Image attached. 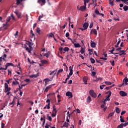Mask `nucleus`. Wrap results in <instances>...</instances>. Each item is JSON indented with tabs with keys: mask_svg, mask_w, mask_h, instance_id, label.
Segmentation results:
<instances>
[{
	"mask_svg": "<svg viewBox=\"0 0 128 128\" xmlns=\"http://www.w3.org/2000/svg\"><path fill=\"white\" fill-rule=\"evenodd\" d=\"M56 72H58V69H56L53 71H50L49 74L50 76H52V74H54L50 78V80H52V78H54V76H56Z\"/></svg>",
	"mask_w": 128,
	"mask_h": 128,
	"instance_id": "1",
	"label": "nucleus"
},
{
	"mask_svg": "<svg viewBox=\"0 0 128 128\" xmlns=\"http://www.w3.org/2000/svg\"><path fill=\"white\" fill-rule=\"evenodd\" d=\"M89 94L92 98H96V94L94 92V91L92 90H90L89 92Z\"/></svg>",
	"mask_w": 128,
	"mask_h": 128,
	"instance_id": "2",
	"label": "nucleus"
},
{
	"mask_svg": "<svg viewBox=\"0 0 128 128\" xmlns=\"http://www.w3.org/2000/svg\"><path fill=\"white\" fill-rule=\"evenodd\" d=\"M4 86H5V90H4V92H10V88L8 87V85L7 83H4Z\"/></svg>",
	"mask_w": 128,
	"mask_h": 128,
	"instance_id": "3",
	"label": "nucleus"
},
{
	"mask_svg": "<svg viewBox=\"0 0 128 128\" xmlns=\"http://www.w3.org/2000/svg\"><path fill=\"white\" fill-rule=\"evenodd\" d=\"M120 94L121 96H128V93L122 90L120 92Z\"/></svg>",
	"mask_w": 128,
	"mask_h": 128,
	"instance_id": "4",
	"label": "nucleus"
},
{
	"mask_svg": "<svg viewBox=\"0 0 128 128\" xmlns=\"http://www.w3.org/2000/svg\"><path fill=\"white\" fill-rule=\"evenodd\" d=\"M66 96H68L69 98H72V93L70 92H67L66 94Z\"/></svg>",
	"mask_w": 128,
	"mask_h": 128,
	"instance_id": "5",
	"label": "nucleus"
},
{
	"mask_svg": "<svg viewBox=\"0 0 128 128\" xmlns=\"http://www.w3.org/2000/svg\"><path fill=\"white\" fill-rule=\"evenodd\" d=\"M16 66L14 64L12 63H10V62H8L7 64H6L5 66H6V69L5 70H6L8 68V66Z\"/></svg>",
	"mask_w": 128,
	"mask_h": 128,
	"instance_id": "6",
	"label": "nucleus"
},
{
	"mask_svg": "<svg viewBox=\"0 0 128 128\" xmlns=\"http://www.w3.org/2000/svg\"><path fill=\"white\" fill-rule=\"evenodd\" d=\"M14 12V14H16V16H17L18 18H20V16H22V13H20L16 10Z\"/></svg>",
	"mask_w": 128,
	"mask_h": 128,
	"instance_id": "7",
	"label": "nucleus"
},
{
	"mask_svg": "<svg viewBox=\"0 0 128 128\" xmlns=\"http://www.w3.org/2000/svg\"><path fill=\"white\" fill-rule=\"evenodd\" d=\"M96 44L94 42L91 40L90 46L91 48H96Z\"/></svg>",
	"mask_w": 128,
	"mask_h": 128,
	"instance_id": "8",
	"label": "nucleus"
},
{
	"mask_svg": "<svg viewBox=\"0 0 128 128\" xmlns=\"http://www.w3.org/2000/svg\"><path fill=\"white\" fill-rule=\"evenodd\" d=\"M83 28H84V30H87L88 28V23L85 22L83 24Z\"/></svg>",
	"mask_w": 128,
	"mask_h": 128,
	"instance_id": "9",
	"label": "nucleus"
},
{
	"mask_svg": "<svg viewBox=\"0 0 128 128\" xmlns=\"http://www.w3.org/2000/svg\"><path fill=\"white\" fill-rule=\"evenodd\" d=\"M128 84V80H124L122 84H120L119 86H126Z\"/></svg>",
	"mask_w": 128,
	"mask_h": 128,
	"instance_id": "10",
	"label": "nucleus"
},
{
	"mask_svg": "<svg viewBox=\"0 0 128 128\" xmlns=\"http://www.w3.org/2000/svg\"><path fill=\"white\" fill-rule=\"evenodd\" d=\"M42 2V4H41V6H44L46 4V0H38V4H40V2Z\"/></svg>",
	"mask_w": 128,
	"mask_h": 128,
	"instance_id": "11",
	"label": "nucleus"
},
{
	"mask_svg": "<svg viewBox=\"0 0 128 128\" xmlns=\"http://www.w3.org/2000/svg\"><path fill=\"white\" fill-rule=\"evenodd\" d=\"M91 34H98V32H96V29H92L91 30L90 33Z\"/></svg>",
	"mask_w": 128,
	"mask_h": 128,
	"instance_id": "12",
	"label": "nucleus"
},
{
	"mask_svg": "<svg viewBox=\"0 0 128 128\" xmlns=\"http://www.w3.org/2000/svg\"><path fill=\"white\" fill-rule=\"evenodd\" d=\"M40 62H42V64H48V62L46 60H40Z\"/></svg>",
	"mask_w": 128,
	"mask_h": 128,
	"instance_id": "13",
	"label": "nucleus"
},
{
	"mask_svg": "<svg viewBox=\"0 0 128 128\" xmlns=\"http://www.w3.org/2000/svg\"><path fill=\"white\" fill-rule=\"evenodd\" d=\"M24 0H16V4L17 6H19L20 4V2H24Z\"/></svg>",
	"mask_w": 128,
	"mask_h": 128,
	"instance_id": "14",
	"label": "nucleus"
},
{
	"mask_svg": "<svg viewBox=\"0 0 128 128\" xmlns=\"http://www.w3.org/2000/svg\"><path fill=\"white\" fill-rule=\"evenodd\" d=\"M57 112H58L57 110H52V116L53 118H54V116H56Z\"/></svg>",
	"mask_w": 128,
	"mask_h": 128,
	"instance_id": "15",
	"label": "nucleus"
},
{
	"mask_svg": "<svg viewBox=\"0 0 128 128\" xmlns=\"http://www.w3.org/2000/svg\"><path fill=\"white\" fill-rule=\"evenodd\" d=\"M52 88V85H50V86H47L44 90V92H48V90H50V88Z\"/></svg>",
	"mask_w": 128,
	"mask_h": 128,
	"instance_id": "16",
	"label": "nucleus"
},
{
	"mask_svg": "<svg viewBox=\"0 0 128 128\" xmlns=\"http://www.w3.org/2000/svg\"><path fill=\"white\" fill-rule=\"evenodd\" d=\"M69 70H70V73H69V75L70 76H72V66H70L69 67Z\"/></svg>",
	"mask_w": 128,
	"mask_h": 128,
	"instance_id": "17",
	"label": "nucleus"
},
{
	"mask_svg": "<svg viewBox=\"0 0 128 128\" xmlns=\"http://www.w3.org/2000/svg\"><path fill=\"white\" fill-rule=\"evenodd\" d=\"M16 102V100L14 99L13 100L12 102L10 103L9 104L11 106V108H13L14 106V103Z\"/></svg>",
	"mask_w": 128,
	"mask_h": 128,
	"instance_id": "18",
	"label": "nucleus"
},
{
	"mask_svg": "<svg viewBox=\"0 0 128 128\" xmlns=\"http://www.w3.org/2000/svg\"><path fill=\"white\" fill-rule=\"evenodd\" d=\"M24 48H26V50L28 52H30V48H28V46H26V44H24Z\"/></svg>",
	"mask_w": 128,
	"mask_h": 128,
	"instance_id": "19",
	"label": "nucleus"
},
{
	"mask_svg": "<svg viewBox=\"0 0 128 128\" xmlns=\"http://www.w3.org/2000/svg\"><path fill=\"white\" fill-rule=\"evenodd\" d=\"M32 44H30V45H28V46L30 48H29L30 52H29V54H30L32 52Z\"/></svg>",
	"mask_w": 128,
	"mask_h": 128,
	"instance_id": "20",
	"label": "nucleus"
},
{
	"mask_svg": "<svg viewBox=\"0 0 128 128\" xmlns=\"http://www.w3.org/2000/svg\"><path fill=\"white\" fill-rule=\"evenodd\" d=\"M32 44H30V45H28V46L30 48H29L30 52H29V54H30L32 52Z\"/></svg>",
	"mask_w": 128,
	"mask_h": 128,
	"instance_id": "21",
	"label": "nucleus"
},
{
	"mask_svg": "<svg viewBox=\"0 0 128 128\" xmlns=\"http://www.w3.org/2000/svg\"><path fill=\"white\" fill-rule=\"evenodd\" d=\"M14 78L15 80H18V78H20V76L18 75H14Z\"/></svg>",
	"mask_w": 128,
	"mask_h": 128,
	"instance_id": "22",
	"label": "nucleus"
},
{
	"mask_svg": "<svg viewBox=\"0 0 128 128\" xmlns=\"http://www.w3.org/2000/svg\"><path fill=\"white\" fill-rule=\"evenodd\" d=\"M90 102H92V98H90V96H88L87 98V102H88V104H90Z\"/></svg>",
	"mask_w": 128,
	"mask_h": 128,
	"instance_id": "23",
	"label": "nucleus"
},
{
	"mask_svg": "<svg viewBox=\"0 0 128 128\" xmlns=\"http://www.w3.org/2000/svg\"><path fill=\"white\" fill-rule=\"evenodd\" d=\"M86 8L84 6H81L80 7V10L81 12H84V10H86Z\"/></svg>",
	"mask_w": 128,
	"mask_h": 128,
	"instance_id": "24",
	"label": "nucleus"
},
{
	"mask_svg": "<svg viewBox=\"0 0 128 128\" xmlns=\"http://www.w3.org/2000/svg\"><path fill=\"white\" fill-rule=\"evenodd\" d=\"M118 42H117V44H116V45H115L114 46H115V48H118V44H120V42H121V40H120V38H118Z\"/></svg>",
	"mask_w": 128,
	"mask_h": 128,
	"instance_id": "25",
	"label": "nucleus"
},
{
	"mask_svg": "<svg viewBox=\"0 0 128 128\" xmlns=\"http://www.w3.org/2000/svg\"><path fill=\"white\" fill-rule=\"evenodd\" d=\"M92 4H94V8L96 6V0H93Z\"/></svg>",
	"mask_w": 128,
	"mask_h": 128,
	"instance_id": "26",
	"label": "nucleus"
},
{
	"mask_svg": "<svg viewBox=\"0 0 128 128\" xmlns=\"http://www.w3.org/2000/svg\"><path fill=\"white\" fill-rule=\"evenodd\" d=\"M47 120H50V122H52V116H50V114H47Z\"/></svg>",
	"mask_w": 128,
	"mask_h": 128,
	"instance_id": "27",
	"label": "nucleus"
},
{
	"mask_svg": "<svg viewBox=\"0 0 128 128\" xmlns=\"http://www.w3.org/2000/svg\"><path fill=\"white\" fill-rule=\"evenodd\" d=\"M48 38H54V35L52 33H50L48 34Z\"/></svg>",
	"mask_w": 128,
	"mask_h": 128,
	"instance_id": "28",
	"label": "nucleus"
},
{
	"mask_svg": "<svg viewBox=\"0 0 128 128\" xmlns=\"http://www.w3.org/2000/svg\"><path fill=\"white\" fill-rule=\"evenodd\" d=\"M126 50H120V52H121L122 54H119V56H122V54H124V52H126Z\"/></svg>",
	"mask_w": 128,
	"mask_h": 128,
	"instance_id": "29",
	"label": "nucleus"
},
{
	"mask_svg": "<svg viewBox=\"0 0 128 128\" xmlns=\"http://www.w3.org/2000/svg\"><path fill=\"white\" fill-rule=\"evenodd\" d=\"M74 48H80V44L79 43L74 44Z\"/></svg>",
	"mask_w": 128,
	"mask_h": 128,
	"instance_id": "30",
	"label": "nucleus"
},
{
	"mask_svg": "<svg viewBox=\"0 0 128 128\" xmlns=\"http://www.w3.org/2000/svg\"><path fill=\"white\" fill-rule=\"evenodd\" d=\"M85 50L82 47L81 48V50H80V52L82 54H84Z\"/></svg>",
	"mask_w": 128,
	"mask_h": 128,
	"instance_id": "31",
	"label": "nucleus"
},
{
	"mask_svg": "<svg viewBox=\"0 0 128 128\" xmlns=\"http://www.w3.org/2000/svg\"><path fill=\"white\" fill-rule=\"evenodd\" d=\"M94 14H96L97 16L98 14H100V11H98V10H94Z\"/></svg>",
	"mask_w": 128,
	"mask_h": 128,
	"instance_id": "32",
	"label": "nucleus"
},
{
	"mask_svg": "<svg viewBox=\"0 0 128 128\" xmlns=\"http://www.w3.org/2000/svg\"><path fill=\"white\" fill-rule=\"evenodd\" d=\"M63 70H64L62 69H60L56 74V76H58L60 72H62Z\"/></svg>",
	"mask_w": 128,
	"mask_h": 128,
	"instance_id": "33",
	"label": "nucleus"
},
{
	"mask_svg": "<svg viewBox=\"0 0 128 128\" xmlns=\"http://www.w3.org/2000/svg\"><path fill=\"white\" fill-rule=\"evenodd\" d=\"M63 50H64V52H68V50H70V48H68V47H65Z\"/></svg>",
	"mask_w": 128,
	"mask_h": 128,
	"instance_id": "34",
	"label": "nucleus"
},
{
	"mask_svg": "<svg viewBox=\"0 0 128 128\" xmlns=\"http://www.w3.org/2000/svg\"><path fill=\"white\" fill-rule=\"evenodd\" d=\"M123 9L125 12H126L127 10H128V6H124L123 8Z\"/></svg>",
	"mask_w": 128,
	"mask_h": 128,
	"instance_id": "35",
	"label": "nucleus"
},
{
	"mask_svg": "<svg viewBox=\"0 0 128 128\" xmlns=\"http://www.w3.org/2000/svg\"><path fill=\"white\" fill-rule=\"evenodd\" d=\"M18 68H19V70H20V72H22V68H20V62H18V66H17Z\"/></svg>",
	"mask_w": 128,
	"mask_h": 128,
	"instance_id": "36",
	"label": "nucleus"
},
{
	"mask_svg": "<svg viewBox=\"0 0 128 128\" xmlns=\"http://www.w3.org/2000/svg\"><path fill=\"white\" fill-rule=\"evenodd\" d=\"M90 60L92 64H94V62H96V60H94V58H90Z\"/></svg>",
	"mask_w": 128,
	"mask_h": 128,
	"instance_id": "37",
	"label": "nucleus"
},
{
	"mask_svg": "<svg viewBox=\"0 0 128 128\" xmlns=\"http://www.w3.org/2000/svg\"><path fill=\"white\" fill-rule=\"evenodd\" d=\"M120 121L121 122H124V120L122 118V116H120Z\"/></svg>",
	"mask_w": 128,
	"mask_h": 128,
	"instance_id": "38",
	"label": "nucleus"
},
{
	"mask_svg": "<svg viewBox=\"0 0 128 128\" xmlns=\"http://www.w3.org/2000/svg\"><path fill=\"white\" fill-rule=\"evenodd\" d=\"M114 0H109L110 4H111V6H114Z\"/></svg>",
	"mask_w": 128,
	"mask_h": 128,
	"instance_id": "39",
	"label": "nucleus"
},
{
	"mask_svg": "<svg viewBox=\"0 0 128 128\" xmlns=\"http://www.w3.org/2000/svg\"><path fill=\"white\" fill-rule=\"evenodd\" d=\"M104 82L108 86H110V84H112V83L110 82L106 81Z\"/></svg>",
	"mask_w": 128,
	"mask_h": 128,
	"instance_id": "40",
	"label": "nucleus"
},
{
	"mask_svg": "<svg viewBox=\"0 0 128 128\" xmlns=\"http://www.w3.org/2000/svg\"><path fill=\"white\" fill-rule=\"evenodd\" d=\"M116 112L117 114H120V108H116Z\"/></svg>",
	"mask_w": 128,
	"mask_h": 128,
	"instance_id": "41",
	"label": "nucleus"
},
{
	"mask_svg": "<svg viewBox=\"0 0 128 128\" xmlns=\"http://www.w3.org/2000/svg\"><path fill=\"white\" fill-rule=\"evenodd\" d=\"M63 126H64L65 128H68V123L65 122L64 123V124L63 125Z\"/></svg>",
	"mask_w": 128,
	"mask_h": 128,
	"instance_id": "42",
	"label": "nucleus"
},
{
	"mask_svg": "<svg viewBox=\"0 0 128 128\" xmlns=\"http://www.w3.org/2000/svg\"><path fill=\"white\" fill-rule=\"evenodd\" d=\"M36 32H38V34H40V28H37L36 29Z\"/></svg>",
	"mask_w": 128,
	"mask_h": 128,
	"instance_id": "43",
	"label": "nucleus"
},
{
	"mask_svg": "<svg viewBox=\"0 0 128 128\" xmlns=\"http://www.w3.org/2000/svg\"><path fill=\"white\" fill-rule=\"evenodd\" d=\"M110 62L112 64V66H114V60L112 61L110 60Z\"/></svg>",
	"mask_w": 128,
	"mask_h": 128,
	"instance_id": "44",
	"label": "nucleus"
},
{
	"mask_svg": "<svg viewBox=\"0 0 128 128\" xmlns=\"http://www.w3.org/2000/svg\"><path fill=\"white\" fill-rule=\"evenodd\" d=\"M121 2H124L126 4H128V0H121Z\"/></svg>",
	"mask_w": 128,
	"mask_h": 128,
	"instance_id": "45",
	"label": "nucleus"
},
{
	"mask_svg": "<svg viewBox=\"0 0 128 128\" xmlns=\"http://www.w3.org/2000/svg\"><path fill=\"white\" fill-rule=\"evenodd\" d=\"M92 26H94V23L92 22L90 23L89 28H92Z\"/></svg>",
	"mask_w": 128,
	"mask_h": 128,
	"instance_id": "46",
	"label": "nucleus"
},
{
	"mask_svg": "<svg viewBox=\"0 0 128 128\" xmlns=\"http://www.w3.org/2000/svg\"><path fill=\"white\" fill-rule=\"evenodd\" d=\"M44 18V15H40L39 16L38 18V20H39V22L40 21V18Z\"/></svg>",
	"mask_w": 128,
	"mask_h": 128,
	"instance_id": "47",
	"label": "nucleus"
},
{
	"mask_svg": "<svg viewBox=\"0 0 128 128\" xmlns=\"http://www.w3.org/2000/svg\"><path fill=\"white\" fill-rule=\"evenodd\" d=\"M11 18L13 20H16V18H14V14H11Z\"/></svg>",
	"mask_w": 128,
	"mask_h": 128,
	"instance_id": "48",
	"label": "nucleus"
},
{
	"mask_svg": "<svg viewBox=\"0 0 128 128\" xmlns=\"http://www.w3.org/2000/svg\"><path fill=\"white\" fill-rule=\"evenodd\" d=\"M114 116V113L111 112L108 114V118H109L110 116Z\"/></svg>",
	"mask_w": 128,
	"mask_h": 128,
	"instance_id": "49",
	"label": "nucleus"
},
{
	"mask_svg": "<svg viewBox=\"0 0 128 128\" xmlns=\"http://www.w3.org/2000/svg\"><path fill=\"white\" fill-rule=\"evenodd\" d=\"M2 60H4V62H6V59L4 58L0 57V62H2Z\"/></svg>",
	"mask_w": 128,
	"mask_h": 128,
	"instance_id": "50",
	"label": "nucleus"
},
{
	"mask_svg": "<svg viewBox=\"0 0 128 128\" xmlns=\"http://www.w3.org/2000/svg\"><path fill=\"white\" fill-rule=\"evenodd\" d=\"M44 56H46V58H48V56H50V54H48V53H46L44 54Z\"/></svg>",
	"mask_w": 128,
	"mask_h": 128,
	"instance_id": "51",
	"label": "nucleus"
},
{
	"mask_svg": "<svg viewBox=\"0 0 128 128\" xmlns=\"http://www.w3.org/2000/svg\"><path fill=\"white\" fill-rule=\"evenodd\" d=\"M110 96H112V92H109V94L106 96V98H110Z\"/></svg>",
	"mask_w": 128,
	"mask_h": 128,
	"instance_id": "52",
	"label": "nucleus"
},
{
	"mask_svg": "<svg viewBox=\"0 0 128 128\" xmlns=\"http://www.w3.org/2000/svg\"><path fill=\"white\" fill-rule=\"evenodd\" d=\"M100 60H100L98 61V60H96V62L98 64H100L101 66H102V63L100 62Z\"/></svg>",
	"mask_w": 128,
	"mask_h": 128,
	"instance_id": "53",
	"label": "nucleus"
},
{
	"mask_svg": "<svg viewBox=\"0 0 128 128\" xmlns=\"http://www.w3.org/2000/svg\"><path fill=\"white\" fill-rule=\"evenodd\" d=\"M124 128V127H123V126H122V124H120V125H118V127H117V128Z\"/></svg>",
	"mask_w": 128,
	"mask_h": 128,
	"instance_id": "54",
	"label": "nucleus"
},
{
	"mask_svg": "<svg viewBox=\"0 0 128 128\" xmlns=\"http://www.w3.org/2000/svg\"><path fill=\"white\" fill-rule=\"evenodd\" d=\"M0 74H6V71L4 70L0 71Z\"/></svg>",
	"mask_w": 128,
	"mask_h": 128,
	"instance_id": "55",
	"label": "nucleus"
},
{
	"mask_svg": "<svg viewBox=\"0 0 128 128\" xmlns=\"http://www.w3.org/2000/svg\"><path fill=\"white\" fill-rule=\"evenodd\" d=\"M104 86H106L105 85H101V86H100V90H104Z\"/></svg>",
	"mask_w": 128,
	"mask_h": 128,
	"instance_id": "56",
	"label": "nucleus"
},
{
	"mask_svg": "<svg viewBox=\"0 0 128 128\" xmlns=\"http://www.w3.org/2000/svg\"><path fill=\"white\" fill-rule=\"evenodd\" d=\"M79 56H80V58H82V60H84V56H82V54H79Z\"/></svg>",
	"mask_w": 128,
	"mask_h": 128,
	"instance_id": "57",
	"label": "nucleus"
},
{
	"mask_svg": "<svg viewBox=\"0 0 128 128\" xmlns=\"http://www.w3.org/2000/svg\"><path fill=\"white\" fill-rule=\"evenodd\" d=\"M10 16H9V17H8V18H6V22H10Z\"/></svg>",
	"mask_w": 128,
	"mask_h": 128,
	"instance_id": "58",
	"label": "nucleus"
},
{
	"mask_svg": "<svg viewBox=\"0 0 128 128\" xmlns=\"http://www.w3.org/2000/svg\"><path fill=\"white\" fill-rule=\"evenodd\" d=\"M114 20H116V21H118V22H120V18H114Z\"/></svg>",
	"mask_w": 128,
	"mask_h": 128,
	"instance_id": "59",
	"label": "nucleus"
},
{
	"mask_svg": "<svg viewBox=\"0 0 128 128\" xmlns=\"http://www.w3.org/2000/svg\"><path fill=\"white\" fill-rule=\"evenodd\" d=\"M1 126H2V128H4V122H2Z\"/></svg>",
	"mask_w": 128,
	"mask_h": 128,
	"instance_id": "60",
	"label": "nucleus"
},
{
	"mask_svg": "<svg viewBox=\"0 0 128 128\" xmlns=\"http://www.w3.org/2000/svg\"><path fill=\"white\" fill-rule=\"evenodd\" d=\"M66 38H68V36H70V33L66 32Z\"/></svg>",
	"mask_w": 128,
	"mask_h": 128,
	"instance_id": "61",
	"label": "nucleus"
},
{
	"mask_svg": "<svg viewBox=\"0 0 128 128\" xmlns=\"http://www.w3.org/2000/svg\"><path fill=\"white\" fill-rule=\"evenodd\" d=\"M28 102L29 104H30L31 106H33L34 105V102H32V101H28Z\"/></svg>",
	"mask_w": 128,
	"mask_h": 128,
	"instance_id": "62",
	"label": "nucleus"
},
{
	"mask_svg": "<svg viewBox=\"0 0 128 128\" xmlns=\"http://www.w3.org/2000/svg\"><path fill=\"white\" fill-rule=\"evenodd\" d=\"M50 125L48 124H46V126H45V128H50Z\"/></svg>",
	"mask_w": 128,
	"mask_h": 128,
	"instance_id": "63",
	"label": "nucleus"
},
{
	"mask_svg": "<svg viewBox=\"0 0 128 128\" xmlns=\"http://www.w3.org/2000/svg\"><path fill=\"white\" fill-rule=\"evenodd\" d=\"M108 100H110V98H108L106 97V98L104 99V102H108Z\"/></svg>",
	"mask_w": 128,
	"mask_h": 128,
	"instance_id": "64",
	"label": "nucleus"
}]
</instances>
